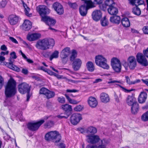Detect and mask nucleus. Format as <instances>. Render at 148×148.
Returning <instances> with one entry per match:
<instances>
[{
    "label": "nucleus",
    "instance_id": "1",
    "mask_svg": "<svg viewBox=\"0 0 148 148\" xmlns=\"http://www.w3.org/2000/svg\"><path fill=\"white\" fill-rule=\"evenodd\" d=\"M16 82L14 79L11 77L5 87V93L7 97H11L16 93Z\"/></svg>",
    "mask_w": 148,
    "mask_h": 148
},
{
    "label": "nucleus",
    "instance_id": "21",
    "mask_svg": "<svg viewBox=\"0 0 148 148\" xmlns=\"http://www.w3.org/2000/svg\"><path fill=\"white\" fill-rule=\"evenodd\" d=\"M92 17L94 21H98L102 17V13L100 10L95 11L92 13Z\"/></svg>",
    "mask_w": 148,
    "mask_h": 148
},
{
    "label": "nucleus",
    "instance_id": "46",
    "mask_svg": "<svg viewBox=\"0 0 148 148\" xmlns=\"http://www.w3.org/2000/svg\"><path fill=\"white\" fill-rule=\"evenodd\" d=\"M84 1V4L95 6L91 0H81Z\"/></svg>",
    "mask_w": 148,
    "mask_h": 148
},
{
    "label": "nucleus",
    "instance_id": "41",
    "mask_svg": "<svg viewBox=\"0 0 148 148\" xmlns=\"http://www.w3.org/2000/svg\"><path fill=\"white\" fill-rule=\"evenodd\" d=\"M84 108V106L83 105H79L74 108V110L77 112H80Z\"/></svg>",
    "mask_w": 148,
    "mask_h": 148
},
{
    "label": "nucleus",
    "instance_id": "48",
    "mask_svg": "<svg viewBox=\"0 0 148 148\" xmlns=\"http://www.w3.org/2000/svg\"><path fill=\"white\" fill-rule=\"evenodd\" d=\"M7 2L6 1H2L0 2V8H4L7 4Z\"/></svg>",
    "mask_w": 148,
    "mask_h": 148
},
{
    "label": "nucleus",
    "instance_id": "45",
    "mask_svg": "<svg viewBox=\"0 0 148 148\" xmlns=\"http://www.w3.org/2000/svg\"><path fill=\"white\" fill-rule=\"evenodd\" d=\"M48 89L45 88H41L40 90V93L45 95V96L47 94Z\"/></svg>",
    "mask_w": 148,
    "mask_h": 148
},
{
    "label": "nucleus",
    "instance_id": "22",
    "mask_svg": "<svg viewBox=\"0 0 148 148\" xmlns=\"http://www.w3.org/2000/svg\"><path fill=\"white\" fill-rule=\"evenodd\" d=\"M41 35L39 33H35L32 34H28L27 36V39L29 41L35 40L40 38Z\"/></svg>",
    "mask_w": 148,
    "mask_h": 148
},
{
    "label": "nucleus",
    "instance_id": "29",
    "mask_svg": "<svg viewBox=\"0 0 148 148\" xmlns=\"http://www.w3.org/2000/svg\"><path fill=\"white\" fill-rule=\"evenodd\" d=\"M121 23L123 27H127L130 26V21L128 18L123 17L121 20Z\"/></svg>",
    "mask_w": 148,
    "mask_h": 148
},
{
    "label": "nucleus",
    "instance_id": "9",
    "mask_svg": "<svg viewBox=\"0 0 148 148\" xmlns=\"http://www.w3.org/2000/svg\"><path fill=\"white\" fill-rule=\"evenodd\" d=\"M111 65L113 69L116 73L119 72L121 69V65L119 59L113 58L111 60Z\"/></svg>",
    "mask_w": 148,
    "mask_h": 148
},
{
    "label": "nucleus",
    "instance_id": "52",
    "mask_svg": "<svg viewBox=\"0 0 148 148\" xmlns=\"http://www.w3.org/2000/svg\"><path fill=\"white\" fill-rule=\"evenodd\" d=\"M100 8L103 11H105L107 9V5H106L105 3L104 4H103L101 5H100Z\"/></svg>",
    "mask_w": 148,
    "mask_h": 148
},
{
    "label": "nucleus",
    "instance_id": "13",
    "mask_svg": "<svg viewBox=\"0 0 148 148\" xmlns=\"http://www.w3.org/2000/svg\"><path fill=\"white\" fill-rule=\"evenodd\" d=\"M95 6L84 4L81 5L79 8V12L82 16H85L87 13L88 10L94 8Z\"/></svg>",
    "mask_w": 148,
    "mask_h": 148
},
{
    "label": "nucleus",
    "instance_id": "27",
    "mask_svg": "<svg viewBox=\"0 0 148 148\" xmlns=\"http://www.w3.org/2000/svg\"><path fill=\"white\" fill-rule=\"evenodd\" d=\"M61 108L65 112L67 113L71 112L72 110L71 106L68 104L62 105Z\"/></svg>",
    "mask_w": 148,
    "mask_h": 148
},
{
    "label": "nucleus",
    "instance_id": "57",
    "mask_svg": "<svg viewBox=\"0 0 148 148\" xmlns=\"http://www.w3.org/2000/svg\"><path fill=\"white\" fill-rule=\"evenodd\" d=\"M119 86H120V87H121L122 88V90L124 92H127V93L130 92V90L127 89H126L125 88L120 85H119Z\"/></svg>",
    "mask_w": 148,
    "mask_h": 148
},
{
    "label": "nucleus",
    "instance_id": "28",
    "mask_svg": "<svg viewBox=\"0 0 148 148\" xmlns=\"http://www.w3.org/2000/svg\"><path fill=\"white\" fill-rule=\"evenodd\" d=\"M110 20L111 22L118 24L120 22L121 18L119 16L116 15L110 17Z\"/></svg>",
    "mask_w": 148,
    "mask_h": 148
},
{
    "label": "nucleus",
    "instance_id": "62",
    "mask_svg": "<svg viewBox=\"0 0 148 148\" xmlns=\"http://www.w3.org/2000/svg\"><path fill=\"white\" fill-rule=\"evenodd\" d=\"M140 81L139 79H137L134 81H132L130 82V84H134L136 83H139Z\"/></svg>",
    "mask_w": 148,
    "mask_h": 148
},
{
    "label": "nucleus",
    "instance_id": "63",
    "mask_svg": "<svg viewBox=\"0 0 148 148\" xmlns=\"http://www.w3.org/2000/svg\"><path fill=\"white\" fill-rule=\"evenodd\" d=\"M9 53L8 51H6V52L2 51L1 53L0 54L1 56H4L5 55H8Z\"/></svg>",
    "mask_w": 148,
    "mask_h": 148
},
{
    "label": "nucleus",
    "instance_id": "51",
    "mask_svg": "<svg viewBox=\"0 0 148 148\" xmlns=\"http://www.w3.org/2000/svg\"><path fill=\"white\" fill-rule=\"evenodd\" d=\"M69 6L71 8L73 9H75L77 8V5L75 3H69Z\"/></svg>",
    "mask_w": 148,
    "mask_h": 148
},
{
    "label": "nucleus",
    "instance_id": "6",
    "mask_svg": "<svg viewBox=\"0 0 148 148\" xmlns=\"http://www.w3.org/2000/svg\"><path fill=\"white\" fill-rule=\"evenodd\" d=\"M10 58L9 59V62H4V64L9 68L16 71L19 72L21 70L19 68L13 64L14 60L13 59H15L17 56L15 52L13 51L10 53Z\"/></svg>",
    "mask_w": 148,
    "mask_h": 148
},
{
    "label": "nucleus",
    "instance_id": "20",
    "mask_svg": "<svg viewBox=\"0 0 148 148\" xmlns=\"http://www.w3.org/2000/svg\"><path fill=\"white\" fill-rule=\"evenodd\" d=\"M89 106L92 108H95L98 104V102L95 98L90 97L87 100Z\"/></svg>",
    "mask_w": 148,
    "mask_h": 148
},
{
    "label": "nucleus",
    "instance_id": "44",
    "mask_svg": "<svg viewBox=\"0 0 148 148\" xmlns=\"http://www.w3.org/2000/svg\"><path fill=\"white\" fill-rule=\"evenodd\" d=\"M114 98L116 102L117 103H119L122 98L121 94L120 93L119 95H118L115 94L114 95Z\"/></svg>",
    "mask_w": 148,
    "mask_h": 148
},
{
    "label": "nucleus",
    "instance_id": "43",
    "mask_svg": "<svg viewBox=\"0 0 148 148\" xmlns=\"http://www.w3.org/2000/svg\"><path fill=\"white\" fill-rule=\"evenodd\" d=\"M105 3V4L109 7L115 5L113 0H106Z\"/></svg>",
    "mask_w": 148,
    "mask_h": 148
},
{
    "label": "nucleus",
    "instance_id": "23",
    "mask_svg": "<svg viewBox=\"0 0 148 148\" xmlns=\"http://www.w3.org/2000/svg\"><path fill=\"white\" fill-rule=\"evenodd\" d=\"M100 99L101 102L104 103L109 102L110 100L109 95L107 93L102 92L100 95Z\"/></svg>",
    "mask_w": 148,
    "mask_h": 148
},
{
    "label": "nucleus",
    "instance_id": "60",
    "mask_svg": "<svg viewBox=\"0 0 148 148\" xmlns=\"http://www.w3.org/2000/svg\"><path fill=\"white\" fill-rule=\"evenodd\" d=\"M19 53H21V55L26 60V59H27V56L23 53L21 50L19 51Z\"/></svg>",
    "mask_w": 148,
    "mask_h": 148
},
{
    "label": "nucleus",
    "instance_id": "40",
    "mask_svg": "<svg viewBox=\"0 0 148 148\" xmlns=\"http://www.w3.org/2000/svg\"><path fill=\"white\" fill-rule=\"evenodd\" d=\"M59 52L57 51H55L49 57V59L50 60L54 58H57L58 56Z\"/></svg>",
    "mask_w": 148,
    "mask_h": 148
},
{
    "label": "nucleus",
    "instance_id": "38",
    "mask_svg": "<svg viewBox=\"0 0 148 148\" xmlns=\"http://www.w3.org/2000/svg\"><path fill=\"white\" fill-rule=\"evenodd\" d=\"M77 56V52L75 50H72L71 55L70 57V60L73 61L75 59Z\"/></svg>",
    "mask_w": 148,
    "mask_h": 148
},
{
    "label": "nucleus",
    "instance_id": "53",
    "mask_svg": "<svg viewBox=\"0 0 148 148\" xmlns=\"http://www.w3.org/2000/svg\"><path fill=\"white\" fill-rule=\"evenodd\" d=\"M10 40L13 42L15 44H18V42L14 38L12 37H9Z\"/></svg>",
    "mask_w": 148,
    "mask_h": 148
},
{
    "label": "nucleus",
    "instance_id": "3",
    "mask_svg": "<svg viewBox=\"0 0 148 148\" xmlns=\"http://www.w3.org/2000/svg\"><path fill=\"white\" fill-rule=\"evenodd\" d=\"M95 61L96 64L97 66L104 69H108L109 66L107 63V60L103 56L98 55L95 57Z\"/></svg>",
    "mask_w": 148,
    "mask_h": 148
},
{
    "label": "nucleus",
    "instance_id": "4",
    "mask_svg": "<svg viewBox=\"0 0 148 148\" xmlns=\"http://www.w3.org/2000/svg\"><path fill=\"white\" fill-rule=\"evenodd\" d=\"M104 140H107L108 141V143L105 145V146L106 147V145L109 143V141L108 140L105 138L100 140L99 136L97 135H89L86 136V140L88 143L92 144H95L98 143L99 145L98 146L96 145L93 146L98 147L100 145H102L101 141ZM88 145L92 146L90 145Z\"/></svg>",
    "mask_w": 148,
    "mask_h": 148
},
{
    "label": "nucleus",
    "instance_id": "15",
    "mask_svg": "<svg viewBox=\"0 0 148 148\" xmlns=\"http://www.w3.org/2000/svg\"><path fill=\"white\" fill-rule=\"evenodd\" d=\"M70 53V48L66 47L64 49L61 51L60 57L63 61H66L67 58Z\"/></svg>",
    "mask_w": 148,
    "mask_h": 148
},
{
    "label": "nucleus",
    "instance_id": "19",
    "mask_svg": "<svg viewBox=\"0 0 148 148\" xmlns=\"http://www.w3.org/2000/svg\"><path fill=\"white\" fill-rule=\"evenodd\" d=\"M72 63V67L74 71H77L80 68L82 62L81 60L79 58L75 59Z\"/></svg>",
    "mask_w": 148,
    "mask_h": 148
},
{
    "label": "nucleus",
    "instance_id": "55",
    "mask_svg": "<svg viewBox=\"0 0 148 148\" xmlns=\"http://www.w3.org/2000/svg\"><path fill=\"white\" fill-rule=\"evenodd\" d=\"M143 52L144 55L148 58V48H147L146 50H143Z\"/></svg>",
    "mask_w": 148,
    "mask_h": 148
},
{
    "label": "nucleus",
    "instance_id": "61",
    "mask_svg": "<svg viewBox=\"0 0 148 148\" xmlns=\"http://www.w3.org/2000/svg\"><path fill=\"white\" fill-rule=\"evenodd\" d=\"M103 1V0H94V1L96 2L97 4H101L102 3Z\"/></svg>",
    "mask_w": 148,
    "mask_h": 148
},
{
    "label": "nucleus",
    "instance_id": "31",
    "mask_svg": "<svg viewBox=\"0 0 148 148\" xmlns=\"http://www.w3.org/2000/svg\"><path fill=\"white\" fill-rule=\"evenodd\" d=\"M130 69H133L136 66V62L134 56H130Z\"/></svg>",
    "mask_w": 148,
    "mask_h": 148
},
{
    "label": "nucleus",
    "instance_id": "34",
    "mask_svg": "<svg viewBox=\"0 0 148 148\" xmlns=\"http://www.w3.org/2000/svg\"><path fill=\"white\" fill-rule=\"evenodd\" d=\"M86 132L87 133H91L92 134H95L97 132V130L96 128L92 126H90L88 127L86 130Z\"/></svg>",
    "mask_w": 148,
    "mask_h": 148
},
{
    "label": "nucleus",
    "instance_id": "8",
    "mask_svg": "<svg viewBox=\"0 0 148 148\" xmlns=\"http://www.w3.org/2000/svg\"><path fill=\"white\" fill-rule=\"evenodd\" d=\"M41 20L49 27V29L51 30L54 32L56 31L55 29L51 27V26H54L56 23V21L54 19L49 17L45 16H42Z\"/></svg>",
    "mask_w": 148,
    "mask_h": 148
},
{
    "label": "nucleus",
    "instance_id": "32",
    "mask_svg": "<svg viewBox=\"0 0 148 148\" xmlns=\"http://www.w3.org/2000/svg\"><path fill=\"white\" fill-rule=\"evenodd\" d=\"M86 66L88 70L90 72H92L95 70L94 64L91 61L88 62L86 64Z\"/></svg>",
    "mask_w": 148,
    "mask_h": 148
},
{
    "label": "nucleus",
    "instance_id": "42",
    "mask_svg": "<svg viewBox=\"0 0 148 148\" xmlns=\"http://www.w3.org/2000/svg\"><path fill=\"white\" fill-rule=\"evenodd\" d=\"M141 119L142 121H148V111L142 115Z\"/></svg>",
    "mask_w": 148,
    "mask_h": 148
},
{
    "label": "nucleus",
    "instance_id": "54",
    "mask_svg": "<svg viewBox=\"0 0 148 148\" xmlns=\"http://www.w3.org/2000/svg\"><path fill=\"white\" fill-rule=\"evenodd\" d=\"M54 75L55 77H56L58 79H65V77L63 76L62 75Z\"/></svg>",
    "mask_w": 148,
    "mask_h": 148
},
{
    "label": "nucleus",
    "instance_id": "26",
    "mask_svg": "<svg viewBox=\"0 0 148 148\" xmlns=\"http://www.w3.org/2000/svg\"><path fill=\"white\" fill-rule=\"evenodd\" d=\"M147 97V94L145 92H141L138 98V101L140 103H143L146 101Z\"/></svg>",
    "mask_w": 148,
    "mask_h": 148
},
{
    "label": "nucleus",
    "instance_id": "11",
    "mask_svg": "<svg viewBox=\"0 0 148 148\" xmlns=\"http://www.w3.org/2000/svg\"><path fill=\"white\" fill-rule=\"evenodd\" d=\"M44 121V120H41L35 123H29L27 125V127L29 130L33 131L36 130Z\"/></svg>",
    "mask_w": 148,
    "mask_h": 148
},
{
    "label": "nucleus",
    "instance_id": "30",
    "mask_svg": "<svg viewBox=\"0 0 148 148\" xmlns=\"http://www.w3.org/2000/svg\"><path fill=\"white\" fill-rule=\"evenodd\" d=\"M22 4L23 6L24 9V11L25 14L28 16H30L31 15V14L29 13L30 9L27 6V5L25 4L23 1H22Z\"/></svg>",
    "mask_w": 148,
    "mask_h": 148
},
{
    "label": "nucleus",
    "instance_id": "59",
    "mask_svg": "<svg viewBox=\"0 0 148 148\" xmlns=\"http://www.w3.org/2000/svg\"><path fill=\"white\" fill-rule=\"evenodd\" d=\"M77 90L75 89H67L66 90V92H77Z\"/></svg>",
    "mask_w": 148,
    "mask_h": 148
},
{
    "label": "nucleus",
    "instance_id": "17",
    "mask_svg": "<svg viewBox=\"0 0 148 148\" xmlns=\"http://www.w3.org/2000/svg\"><path fill=\"white\" fill-rule=\"evenodd\" d=\"M37 10L41 16L48 14L50 12L49 10L45 5L39 6L37 7Z\"/></svg>",
    "mask_w": 148,
    "mask_h": 148
},
{
    "label": "nucleus",
    "instance_id": "12",
    "mask_svg": "<svg viewBox=\"0 0 148 148\" xmlns=\"http://www.w3.org/2000/svg\"><path fill=\"white\" fill-rule=\"evenodd\" d=\"M18 88L19 92L22 94L29 92L30 90V87L29 85L25 82L19 84L18 86Z\"/></svg>",
    "mask_w": 148,
    "mask_h": 148
},
{
    "label": "nucleus",
    "instance_id": "2",
    "mask_svg": "<svg viewBox=\"0 0 148 148\" xmlns=\"http://www.w3.org/2000/svg\"><path fill=\"white\" fill-rule=\"evenodd\" d=\"M54 45L55 41L53 39L46 38L37 41L35 47L38 49L45 50L53 47Z\"/></svg>",
    "mask_w": 148,
    "mask_h": 148
},
{
    "label": "nucleus",
    "instance_id": "24",
    "mask_svg": "<svg viewBox=\"0 0 148 148\" xmlns=\"http://www.w3.org/2000/svg\"><path fill=\"white\" fill-rule=\"evenodd\" d=\"M32 25V23L30 21L25 20L22 25L21 28L24 30L28 31L31 28Z\"/></svg>",
    "mask_w": 148,
    "mask_h": 148
},
{
    "label": "nucleus",
    "instance_id": "58",
    "mask_svg": "<svg viewBox=\"0 0 148 148\" xmlns=\"http://www.w3.org/2000/svg\"><path fill=\"white\" fill-rule=\"evenodd\" d=\"M1 49L3 51H5L7 49V47L5 45H2L1 47Z\"/></svg>",
    "mask_w": 148,
    "mask_h": 148
},
{
    "label": "nucleus",
    "instance_id": "50",
    "mask_svg": "<svg viewBox=\"0 0 148 148\" xmlns=\"http://www.w3.org/2000/svg\"><path fill=\"white\" fill-rule=\"evenodd\" d=\"M4 79L0 75V89L1 88L4 84Z\"/></svg>",
    "mask_w": 148,
    "mask_h": 148
},
{
    "label": "nucleus",
    "instance_id": "36",
    "mask_svg": "<svg viewBox=\"0 0 148 148\" xmlns=\"http://www.w3.org/2000/svg\"><path fill=\"white\" fill-rule=\"evenodd\" d=\"M132 12L134 14L137 16L140 15L141 13L140 9L136 6L133 8Z\"/></svg>",
    "mask_w": 148,
    "mask_h": 148
},
{
    "label": "nucleus",
    "instance_id": "7",
    "mask_svg": "<svg viewBox=\"0 0 148 148\" xmlns=\"http://www.w3.org/2000/svg\"><path fill=\"white\" fill-rule=\"evenodd\" d=\"M132 96L130 97V104H131V111L132 114H136L139 110V106L136 99L134 97V94L132 93Z\"/></svg>",
    "mask_w": 148,
    "mask_h": 148
},
{
    "label": "nucleus",
    "instance_id": "39",
    "mask_svg": "<svg viewBox=\"0 0 148 148\" xmlns=\"http://www.w3.org/2000/svg\"><path fill=\"white\" fill-rule=\"evenodd\" d=\"M55 95V93L54 92L48 90L47 94L46 96L47 99H50L53 97Z\"/></svg>",
    "mask_w": 148,
    "mask_h": 148
},
{
    "label": "nucleus",
    "instance_id": "64",
    "mask_svg": "<svg viewBox=\"0 0 148 148\" xmlns=\"http://www.w3.org/2000/svg\"><path fill=\"white\" fill-rule=\"evenodd\" d=\"M143 82L145 83L147 86H148V79L144 80L142 79Z\"/></svg>",
    "mask_w": 148,
    "mask_h": 148
},
{
    "label": "nucleus",
    "instance_id": "49",
    "mask_svg": "<svg viewBox=\"0 0 148 148\" xmlns=\"http://www.w3.org/2000/svg\"><path fill=\"white\" fill-rule=\"evenodd\" d=\"M142 30L144 34H148V26H144Z\"/></svg>",
    "mask_w": 148,
    "mask_h": 148
},
{
    "label": "nucleus",
    "instance_id": "16",
    "mask_svg": "<svg viewBox=\"0 0 148 148\" xmlns=\"http://www.w3.org/2000/svg\"><path fill=\"white\" fill-rule=\"evenodd\" d=\"M53 7L57 13L59 15L62 14L64 12V10L62 5L60 3L56 2L53 5Z\"/></svg>",
    "mask_w": 148,
    "mask_h": 148
},
{
    "label": "nucleus",
    "instance_id": "14",
    "mask_svg": "<svg viewBox=\"0 0 148 148\" xmlns=\"http://www.w3.org/2000/svg\"><path fill=\"white\" fill-rule=\"evenodd\" d=\"M82 119V115L78 113L73 114L71 116L70 121L73 125L77 124Z\"/></svg>",
    "mask_w": 148,
    "mask_h": 148
},
{
    "label": "nucleus",
    "instance_id": "10",
    "mask_svg": "<svg viewBox=\"0 0 148 148\" xmlns=\"http://www.w3.org/2000/svg\"><path fill=\"white\" fill-rule=\"evenodd\" d=\"M145 56L142 53H138L136 56V58L137 61L139 63L146 66L148 65V62Z\"/></svg>",
    "mask_w": 148,
    "mask_h": 148
},
{
    "label": "nucleus",
    "instance_id": "33",
    "mask_svg": "<svg viewBox=\"0 0 148 148\" xmlns=\"http://www.w3.org/2000/svg\"><path fill=\"white\" fill-rule=\"evenodd\" d=\"M130 3L132 5L134 4L136 6L143 5L144 3L143 0H130Z\"/></svg>",
    "mask_w": 148,
    "mask_h": 148
},
{
    "label": "nucleus",
    "instance_id": "56",
    "mask_svg": "<svg viewBox=\"0 0 148 148\" xmlns=\"http://www.w3.org/2000/svg\"><path fill=\"white\" fill-rule=\"evenodd\" d=\"M21 72L24 74H27L28 73V69L26 68L23 69Z\"/></svg>",
    "mask_w": 148,
    "mask_h": 148
},
{
    "label": "nucleus",
    "instance_id": "18",
    "mask_svg": "<svg viewBox=\"0 0 148 148\" xmlns=\"http://www.w3.org/2000/svg\"><path fill=\"white\" fill-rule=\"evenodd\" d=\"M19 17L15 14H12L9 16L8 20L10 25H14L16 24L19 21Z\"/></svg>",
    "mask_w": 148,
    "mask_h": 148
},
{
    "label": "nucleus",
    "instance_id": "37",
    "mask_svg": "<svg viewBox=\"0 0 148 148\" xmlns=\"http://www.w3.org/2000/svg\"><path fill=\"white\" fill-rule=\"evenodd\" d=\"M101 25L103 26H106L108 25V19L106 18V16H105L101 20Z\"/></svg>",
    "mask_w": 148,
    "mask_h": 148
},
{
    "label": "nucleus",
    "instance_id": "35",
    "mask_svg": "<svg viewBox=\"0 0 148 148\" xmlns=\"http://www.w3.org/2000/svg\"><path fill=\"white\" fill-rule=\"evenodd\" d=\"M65 96L69 103L73 104H76L79 103V101L71 99L67 95L65 94Z\"/></svg>",
    "mask_w": 148,
    "mask_h": 148
},
{
    "label": "nucleus",
    "instance_id": "47",
    "mask_svg": "<svg viewBox=\"0 0 148 148\" xmlns=\"http://www.w3.org/2000/svg\"><path fill=\"white\" fill-rule=\"evenodd\" d=\"M58 102L62 103H64L65 102V98L63 97H59L58 98Z\"/></svg>",
    "mask_w": 148,
    "mask_h": 148
},
{
    "label": "nucleus",
    "instance_id": "5",
    "mask_svg": "<svg viewBox=\"0 0 148 148\" xmlns=\"http://www.w3.org/2000/svg\"><path fill=\"white\" fill-rule=\"evenodd\" d=\"M61 136L56 131H52L47 133L45 136V139L47 141L53 140L56 142H58L61 139Z\"/></svg>",
    "mask_w": 148,
    "mask_h": 148
},
{
    "label": "nucleus",
    "instance_id": "25",
    "mask_svg": "<svg viewBox=\"0 0 148 148\" xmlns=\"http://www.w3.org/2000/svg\"><path fill=\"white\" fill-rule=\"evenodd\" d=\"M108 11V13L111 15H116L118 12V9L115 6V5L109 7Z\"/></svg>",
    "mask_w": 148,
    "mask_h": 148
}]
</instances>
